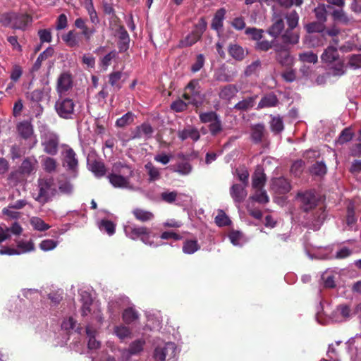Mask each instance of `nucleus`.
Segmentation results:
<instances>
[{"label": "nucleus", "instance_id": "nucleus-4", "mask_svg": "<svg viewBox=\"0 0 361 361\" xmlns=\"http://www.w3.org/2000/svg\"><path fill=\"white\" fill-rule=\"evenodd\" d=\"M61 162L63 167L73 177L78 173L79 160L77 154L73 148L66 146L61 153Z\"/></svg>", "mask_w": 361, "mask_h": 361}, {"label": "nucleus", "instance_id": "nucleus-53", "mask_svg": "<svg viewBox=\"0 0 361 361\" xmlns=\"http://www.w3.org/2000/svg\"><path fill=\"white\" fill-rule=\"evenodd\" d=\"M305 169V161L302 159L295 161L290 167V173L295 177H299Z\"/></svg>", "mask_w": 361, "mask_h": 361}, {"label": "nucleus", "instance_id": "nucleus-64", "mask_svg": "<svg viewBox=\"0 0 361 361\" xmlns=\"http://www.w3.org/2000/svg\"><path fill=\"white\" fill-rule=\"evenodd\" d=\"M348 64L353 69L361 68V54L351 55L349 57Z\"/></svg>", "mask_w": 361, "mask_h": 361}, {"label": "nucleus", "instance_id": "nucleus-40", "mask_svg": "<svg viewBox=\"0 0 361 361\" xmlns=\"http://www.w3.org/2000/svg\"><path fill=\"white\" fill-rule=\"evenodd\" d=\"M41 163L43 169L46 172L51 173L56 171L58 164L55 159L50 157H47L42 159Z\"/></svg>", "mask_w": 361, "mask_h": 361}, {"label": "nucleus", "instance_id": "nucleus-38", "mask_svg": "<svg viewBox=\"0 0 361 361\" xmlns=\"http://www.w3.org/2000/svg\"><path fill=\"white\" fill-rule=\"evenodd\" d=\"M322 60L326 63L336 61L338 59L337 49L334 47H329L322 54Z\"/></svg>", "mask_w": 361, "mask_h": 361}, {"label": "nucleus", "instance_id": "nucleus-33", "mask_svg": "<svg viewBox=\"0 0 361 361\" xmlns=\"http://www.w3.org/2000/svg\"><path fill=\"white\" fill-rule=\"evenodd\" d=\"M228 51L230 56L236 61H242L247 54L244 49L237 44H231L228 47Z\"/></svg>", "mask_w": 361, "mask_h": 361}, {"label": "nucleus", "instance_id": "nucleus-31", "mask_svg": "<svg viewBox=\"0 0 361 361\" xmlns=\"http://www.w3.org/2000/svg\"><path fill=\"white\" fill-rule=\"evenodd\" d=\"M279 99L274 94H268L264 96L258 104L257 109H264L276 106Z\"/></svg>", "mask_w": 361, "mask_h": 361}, {"label": "nucleus", "instance_id": "nucleus-15", "mask_svg": "<svg viewBox=\"0 0 361 361\" xmlns=\"http://www.w3.org/2000/svg\"><path fill=\"white\" fill-rule=\"evenodd\" d=\"M154 129L152 126L148 123H143L137 126L132 131V139H141L148 140L152 137Z\"/></svg>", "mask_w": 361, "mask_h": 361}, {"label": "nucleus", "instance_id": "nucleus-7", "mask_svg": "<svg viewBox=\"0 0 361 361\" xmlns=\"http://www.w3.org/2000/svg\"><path fill=\"white\" fill-rule=\"evenodd\" d=\"M331 8V6L325 4L317 5V23L319 22H325L327 16V9ZM339 30L336 26H333L329 29H321L320 26L317 24V33L321 32L322 35H329L335 37L338 33Z\"/></svg>", "mask_w": 361, "mask_h": 361}, {"label": "nucleus", "instance_id": "nucleus-26", "mask_svg": "<svg viewBox=\"0 0 361 361\" xmlns=\"http://www.w3.org/2000/svg\"><path fill=\"white\" fill-rule=\"evenodd\" d=\"M257 97V95L246 97L235 104L233 109L236 111H247L255 106Z\"/></svg>", "mask_w": 361, "mask_h": 361}, {"label": "nucleus", "instance_id": "nucleus-44", "mask_svg": "<svg viewBox=\"0 0 361 361\" xmlns=\"http://www.w3.org/2000/svg\"><path fill=\"white\" fill-rule=\"evenodd\" d=\"M134 119L135 115L131 111H128L116 120V126L118 128H124L133 123L134 122Z\"/></svg>", "mask_w": 361, "mask_h": 361}, {"label": "nucleus", "instance_id": "nucleus-50", "mask_svg": "<svg viewBox=\"0 0 361 361\" xmlns=\"http://www.w3.org/2000/svg\"><path fill=\"white\" fill-rule=\"evenodd\" d=\"M354 136V133H353L350 128H345L343 129L339 137L336 140V143L338 145H343L349 141H350Z\"/></svg>", "mask_w": 361, "mask_h": 361}, {"label": "nucleus", "instance_id": "nucleus-62", "mask_svg": "<svg viewBox=\"0 0 361 361\" xmlns=\"http://www.w3.org/2000/svg\"><path fill=\"white\" fill-rule=\"evenodd\" d=\"M209 130L212 135L215 136L223 130L221 121L219 117L209 125Z\"/></svg>", "mask_w": 361, "mask_h": 361}, {"label": "nucleus", "instance_id": "nucleus-55", "mask_svg": "<svg viewBox=\"0 0 361 361\" xmlns=\"http://www.w3.org/2000/svg\"><path fill=\"white\" fill-rule=\"evenodd\" d=\"M219 117L218 114L213 111L208 112H202L199 115V118L201 123H212L214 120Z\"/></svg>", "mask_w": 361, "mask_h": 361}, {"label": "nucleus", "instance_id": "nucleus-5", "mask_svg": "<svg viewBox=\"0 0 361 361\" xmlns=\"http://www.w3.org/2000/svg\"><path fill=\"white\" fill-rule=\"evenodd\" d=\"M74 101L64 96H59L54 104V109L58 116L63 119H72L75 114Z\"/></svg>", "mask_w": 361, "mask_h": 361}, {"label": "nucleus", "instance_id": "nucleus-36", "mask_svg": "<svg viewBox=\"0 0 361 361\" xmlns=\"http://www.w3.org/2000/svg\"><path fill=\"white\" fill-rule=\"evenodd\" d=\"M135 218L141 222H146L152 220L154 217L153 213L151 212L140 209L135 208L132 212Z\"/></svg>", "mask_w": 361, "mask_h": 361}, {"label": "nucleus", "instance_id": "nucleus-20", "mask_svg": "<svg viewBox=\"0 0 361 361\" xmlns=\"http://www.w3.org/2000/svg\"><path fill=\"white\" fill-rule=\"evenodd\" d=\"M74 25L77 28L81 30L80 35L84 37L86 42H89L96 32L95 28L87 27L85 20L82 18H76Z\"/></svg>", "mask_w": 361, "mask_h": 361}, {"label": "nucleus", "instance_id": "nucleus-48", "mask_svg": "<svg viewBox=\"0 0 361 361\" xmlns=\"http://www.w3.org/2000/svg\"><path fill=\"white\" fill-rule=\"evenodd\" d=\"M277 43H275L274 40L269 41L267 39L260 40L257 42L255 46V49L258 51H268L272 48L274 49V46Z\"/></svg>", "mask_w": 361, "mask_h": 361}, {"label": "nucleus", "instance_id": "nucleus-8", "mask_svg": "<svg viewBox=\"0 0 361 361\" xmlns=\"http://www.w3.org/2000/svg\"><path fill=\"white\" fill-rule=\"evenodd\" d=\"M59 137L53 132H48L42 137L44 152L49 155H56L59 151Z\"/></svg>", "mask_w": 361, "mask_h": 361}, {"label": "nucleus", "instance_id": "nucleus-60", "mask_svg": "<svg viewBox=\"0 0 361 361\" xmlns=\"http://www.w3.org/2000/svg\"><path fill=\"white\" fill-rule=\"evenodd\" d=\"M215 223L219 226H228L231 223V221L226 213L221 210L215 217Z\"/></svg>", "mask_w": 361, "mask_h": 361}, {"label": "nucleus", "instance_id": "nucleus-29", "mask_svg": "<svg viewBox=\"0 0 361 361\" xmlns=\"http://www.w3.org/2000/svg\"><path fill=\"white\" fill-rule=\"evenodd\" d=\"M269 127L274 135H279L284 130V124L282 117L280 116H270Z\"/></svg>", "mask_w": 361, "mask_h": 361}, {"label": "nucleus", "instance_id": "nucleus-58", "mask_svg": "<svg viewBox=\"0 0 361 361\" xmlns=\"http://www.w3.org/2000/svg\"><path fill=\"white\" fill-rule=\"evenodd\" d=\"M257 191L254 196L252 197V200L255 202H257L259 203L262 204H266L269 202V198L267 195V192L264 190L262 189H256Z\"/></svg>", "mask_w": 361, "mask_h": 361}, {"label": "nucleus", "instance_id": "nucleus-28", "mask_svg": "<svg viewBox=\"0 0 361 361\" xmlns=\"http://www.w3.org/2000/svg\"><path fill=\"white\" fill-rule=\"evenodd\" d=\"M282 44H296L299 41V35L294 29L287 28L281 35Z\"/></svg>", "mask_w": 361, "mask_h": 361}, {"label": "nucleus", "instance_id": "nucleus-37", "mask_svg": "<svg viewBox=\"0 0 361 361\" xmlns=\"http://www.w3.org/2000/svg\"><path fill=\"white\" fill-rule=\"evenodd\" d=\"M54 54V49L49 47L47 49H46L43 52H42L39 56L37 57V60L35 61L33 66L32 70L33 71H38L42 65V62L47 59L51 57Z\"/></svg>", "mask_w": 361, "mask_h": 361}, {"label": "nucleus", "instance_id": "nucleus-19", "mask_svg": "<svg viewBox=\"0 0 361 361\" xmlns=\"http://www.w3.org/2000/svg\"><path fill=\"white\" fill-rule=\"evenodd\" d=\"M87 167L97 178H102L106 175V169L104 163L99 159H88Z\"/></svg>", "mask_w": 361, "mask_h": 361}, {"label": "nucleus", "instance_id": "nucleus-18", "mask_svg": "<svg viewBox=\"0 0 361 361\" xmlns=\"http://www.w3.org/2000/svg\"><path fill=\"white\" fill-rule=\"evenodd\" d=\"M116 35L118 38V47L120 52H125L129 49L130 37L123 25H120L116 30Z\"/></svg>", "mask_w": 361, "mask_h": 361}, {"label": "nucleus", "instance_id": "nucleus-56", "mask_svg": "<svg viewBox=\"0 0 361 361\" xmlns=\"http://www.w3.org/2000/svg\"><path fill=\"white\" fill-rule=\"evenodd\" d=\"M286 18L287 20L288 28L295 29L297 27L299 20V16L295 11H292L288 13Z\"/></svg>", "mask_w": 361, "mask_h": 361}, {"label": "nucleus", "instance_id": "nucleus-47", "mask_svg": "<svg viewBox=\"0 0 361 361\" xmlns=\"http://www.w3.org/2000/svg\"><path fill=\"white\" fill-rule=\"evenodd\" d=\"M303 158L307 161V163L312 164L310 173L312 175H316V154L314 150L309 149L305 152L303 154Z\"/></svg>", "mask_w": 361, "mask_h": 361}, {"label": "nucleus", "instance_id": "nucleus-59", "mask_svg": "<svg viewBox=\"0 0 361 361\" xmlns=\"http://www.w3.org/2000/svg\"><path fill=\"white\" fill-rule=\"evenodd\" d=\"M19 170L22 174L30 175L34 171V164L29 159H25L23 161Z\"/></svg>", "mask_w": 361, "mask_h": 361}, {"label": "nucleus", "instance_id": "nucleus-9", "mask_svg": "<svg viewBox=\"0 0 361 361\" xmlns=\"http://www.w3.org/2000/svg\"><path fill=\"white\" fill-rule=\"evenodd\" d=\"M275 59L282 66H290L293 63V58L290 56L287 46L277 43L274 46Z\"/></svg>", "mask_w": 361, "mask_h": 361}, {"label": "nucleus", "instance_id": "nucleus-52", "mask_svg": "<svg viewBox=\"0 0 361 361\" xmlns=\"http://www.w3.org/2000/svg\"><path fill=\"white\" fill-rule=\"evenodd\" d=\"M264 32V31L262 29L256 27H247L245 31L247 35L250 36L251 39L256 42H259L262 39Z\"/></svg>", "mask_w": 361, "mask_h": 361}, {"label": "nucleus", "instance_id": "nucleus-13", "mask_svg": "<svg viewBox=\"0 0 361 361\" xmlns=\"http://www.w3.org/2000/svg\"><path fill=\"white\" fill-rule=\"evenodd\" d=\"M268 133L264 123H257L250 127V139L254 144L267 141Z\"/></svg>", "mask_w": 361, "mask_h": 361}, {"label": "nucleus", "instance_id": "nucleus-49", "mask_svg": "<svg viewBox=\"0 0 361 361\" xmlns=\"http://www.w3.org/2000/svg\"><path fill=\"white\" fill-rule=\"evenodd\" d=\"M235 75V73L229 74L225 70H219L214 73V79L219 82H229L233 80Z\"/></svg>", "mask_w": 361, "mask_h": 361}, {"label": "nucleus", "instance_id": "nucleus-24", "mask_svg": "<svg viewBox=\"0 0 361 361\" xmlns=\"http://www.w3.org/2000/svg\"><path fill=\"white\" fill-rule=\"evenodd\" d=\"M266 180L267 177L263 169L258 166L252 175V187L255 189H262Z\"/></svg>", "mask_w": 361, "mask_h": 361}, {"label": "nucleus", "instance_id": "nucleus-14", "mask_svg": "<svg viewBox=\"0 0 361 361\" xmlns=\"http://www.w3.org/2000/svg\"><path fill=\"white\" fill-rule=\"evenodd\" d=\"M272 23L269 27L267 32L274 39L279 37L284 30L285 25L281 16L274 14L272 18Z\"/></svg>", "mask_w": 361, "mask_h": 361}, {"label": "nucleus", "instance_id": "nucleus-39", "mask_svg": "<svg viewBox=\"0 0 361 361\" xmlns=\"http://www.w3.org/2000/svg\"><path fill=\"white\" fill-rule=\"evenodd\" d=\"M122 75L121 71H114L109 75V83L115 90H120L122 87L121 82Z\"/></svg>", "mask_w": 361, "mask_h": 361}, {"label": "nucleus", "instance_id": "nucleus-54", "mask_svg": "<svg viewBox=\"0 0 361 361\" xmlns=\"http://www.w3.org/2000/svg\"><path fill=\"white\" fill-rule=\"evenodd\" d=\"M82 305L81 307V314L82 317L87 316L91 312L92 300L90 295H82Z\"/></svg>", "mask_w": 361, "mask_h": 361}, {"label": "nucleus", "instance_id": "nucleus-16", "mask_svg": "<svg viewBox=\"0 0 361 361\" xmlns=\"http://www.w3.org/2000/svg\"><path fill=\"white\" fill-rule=\"evenodd\" d=\"M32 22V16L27 13H19L15 12V17H13V23L11 25V28L25 30L27 25L31 24Z\"/></svg>", "mask_w": 361, "mask_h": 361}, {"label": "nucleus", "instance_id": "nucleus-10", "mask_svg": "<svg viewBox=\"0 0 361 361\" xmlns=\"http://www.w3.org/2000/svg\"><path fill=\"white\" fill-rule=\"evenodd\" d=\"M126 233L133 240L140 238L144 243H149V230L145 226H128L126 228Z\"/></svg>", "mask_w": 361, "mask_h": 361}, {"label": "nucleus", "instance_id": "nucleus-42", "mask_svg": "<svg viewBox=\"0 0 361 361\" xmlns=\"http://www.w3.org/2000/svg\"><path fill=\"white\" fill-rule=\"evenodd\" d=\"M145 168L149 176V182H154L161 178L159 169L155 167L151 162L146 164Z\"/></svg>", "mask_w": 361, "mask_h": 361}, {"label": "nucleus", "instance_id": "nucleus-22", "mask_svg": "<svg viewBox=\"0 0 361 361\" xmlns=\"http://www.w3.org/2000/svg\"><path fill=\"white\" fill-rule=\"evenodd\" d=\"M80 34L75 30L68 31L62 36L63 41L71 48L78 47L80 43Z\"/></svg>", "mask_w": 361, "mask_h": 361}, {"label": "nucleus", "instance_id": "nucleus-30", "mask_svg": "<svg viewBox=\"0 0 361 361\" xmlns=\"http://www.w3.org/2000/svg\"><path fill=\"white\" fill-rule=\"evenodd\" d=\"M331 16L334 21L343 25H348L351 21V18L347 15L343 8H334L331 12Z\"/></svg>", "mask_w": 361, "mask_h": 361}, {"label": "nucleus", "instance_id": "nucleus-57", "mask_svg": "<svg viewBox=\"0 0 361 361\" xmlns=\"http://www.w3.org/2000/svg\"><path fill=\"white\" fill-rule=\"evenodd\" d=\"M99 228L106 231L109 235H113L116 231L115 224L109 220H102L99 224Z\"/></svg>", "mask_w": 361, "mask_h": 361}, {"label": "nucleus", "instance_id": "nucleus-32", "mask_svg": "<svg viewBox=\"0 0 361 361\" xmlns=\"http://www.w3.org/2000/svg\"><path fill=\"white\" fill-rule=\"evenodd\" d=\"M200 89L198 80H192L185 87V91H187L193 99H200L202 101L203 97L201 96Z\"/></svg>", "mask_w": 361, "mask_h": 361}, {"label": "nucleus", "instance_id": "nucleus-51", "mask_svg": "<svg viewBox=\"0 0 361 361\" xmlns=\"http://www.w3.org/2000/svg\"><path fill=\"white\" fill-rule=\"evenodd\" d=\"M13 17H15L13 11L0 13V24L6 27H11L13 23Z\"/></svg>", "mask_w": 361, "mask_h": 361}, {"label": "nucleus", "instance_id": "nucleus-43", "mask_svg": "<svg viewBox=\"0 0 361 361\" xmlns=\"http://www.w3.org/2000/svg\"><path fill=\"white\" fill-rule=\"evenodd\" d=\"M138 317L139 315L137 312L133 307H128L126 309L123 311L122 315L123 322L127 324H130L133 322L136 321L138 319Z\"/></svg>", "mask_w": 361, "mask_h": 361}, {"label": "nucleus", "instance_id": "nucleus-3", "mask_svg": "<svg viewBox=\"0 0 361 361\" xmlns=\"http://www.w3.org/2000/svg\"><path fill=\"white\" fill-rule=\"evenodd\" d=\"M207 28V23L205 18H200L198 22L193 26L192 30L179 42L178 47L184 48L192 46L202 39Z\"/></svg>", "mask_w": 361, "mask_h": 361}, {"label": "nucleus", "instance_id": "nucleus-25", "mask_svg": "<svg viewBox=\"0 0 361 361\" xmlns=\"http://www.w3.org/2000/svg\"><path fill=\"white\" fill-rule=\"evenodd\" d=\"M168 169L172 172L178 173L181 176H187L191 173L192 166L188 161H181L170 165Z\"/></svg>", "mask_w": 361, "mask_h": 361}, {"label": "nucleus", "instance_id": "nucleus-23", "mask_svg": "<svg viewBox=\"0 0 361 361\" xmlns=\"http://www.w3.org/2000/svg\"><path fill=\"white\" fill-rule=\"evenodd\" d=\"M19 135L24 140L29 139L33 134V126L30 121H23L16 127Z\"/></svg>", "mask_w": 361, "mask_h": 361}, {"label": "nucleus", "instance_id": "nucleus-11", "mask_svg": "<svg viewBox=\"0 0 361 361\" xmlns=\"http://www.w3.org/2000/svg\"><path fill=\"white\" fill-rule=\"evenodd\" d=\"M271 189L276 194L286 195L292 189L290 180L283 176L274 178L271 181Z\"/></svg>", "mask_w": 361, "mask_h": 361}, {"label": "nucleus", "instance_id": "nucleus-46", "mask_svg": "<svg viewBox=\"0 0 361 361\" xmlns=\"http://www.w3.org/2000/svg\"><path fill=\"white\" fill-rule=\"evenodd\" d=\"M172 346V344H166L164 347H157L154 351V358L157 361H165L169 347Z\"/></svg>", "mask_w": 361, "mask_h": 361}, {"label": "nucleus", "instance_id": "nucleus-41", "mask_svg": "<svg viewBox=\"0 0 361 361\" xmlns=\"http://www.w3.org/2000/svg\"><path fill=\"white\" fill-rule=\"evenodd\" d=\"M30 224L33 229L38 231H45L50 228V226L38 216H32L30 219Z\"/></svg>", "mask_w": 361, "mask_h": 361}, {"label": "nucleus", "instance_id": "nucleus-35", "mask_svg": "<svg viewBox=\"0 0 361 361\" xmlns=\"http://www.w3.org/2000/svg\"><path fill=\"white\" fill-rule=\"evenodd\" d=\"M200 249L196 239H187L183 242L182 250L185 254L192 255Z\"/></svg>", "mask_w": 361, "mask_h": 361}, {"label": "nucleus", "instance_id": "nucleus-2", "mask_svg": "<svg viewBox=\"0 0 361 361\" xmlns=\"http://www.w3.org/2000/svg\"><path fill=\"white\" fill-rule=\"evenodd\" d=\"M37 187L39 192L35 200L42 204L49 202L57 193L54 178L51 176L39 178Z\"/></svg>", "mask_w": 361, "mask_h": 361}, {"label": "nucleus", "instance_id": "nucleus-21", "mask_svg": "<svg viewBox=\"0 0 361 361\" xmlns=\"http://www.w3.org/2000/svg\"><path fill=\"white\" fill-rule=\"evenodd\" d=\"M238 92V90L235 85H226L220 87L219 97L223 100L230 101L236 95Z\"/></svg>", "mask_w": 361, "mask_h": 361}, {"label": "nucleus", "instance_id": "nucleus-63", "mask_svg": "<svg viewBox=\"0 0 361 361\" xmlns=\"http://www.w3.org/2000/svg\"><path fill=\"white\" fill-rule=\"evenodd\" d=\"M73 185L69 180H62L59 181V190L61 193L70 195L73 192Z\"/></svg>", "mask_w": 361, "mask_h": 361}, {"label": "nucleus", "instance_id": "nucleus-1", "mask_svg": "<svg viewBox=\"0 0 361 361\" xmlns=\"http://www.w3.org/2000/svg\"><path fill=\"white\" fill-rule=\"evenodd\" d=\"M133 176L134 171L130 166L118 163L114 166L113 172L108 174L107 178L114 188H127L130 178Z\"/></svg>", "mask_w": 361, "mask_h": 361}, {"label": "nucleus", "instance_id": "nucleus-6", "mask_svg": "<svg viewBox=\"0 0 361 361\" xmlns=\"http://www.w3.org/2000/svg\"><path fill=\"white\" fill-rule=\"evenodd\" d=\"M295 200L300 202L301 209L305 212H308L316 207V195L314 190L298 192L296 194Z\"/></svg>", "mask_w": 361, "mask_h": 361}, {"label": "nucleus", "instance_id": "nucleus-61", "mask_svg": "<svg viewBox=\"0 0 361 361\" xmlns=\"http://www.w3.org/2000/svg\"><path fill=\"white\" fill-rule=\"evenodd\" d=\"M336 314L341 316L342 319H347L352 316L350 307L345 305H341L337 307Z\"/></svg>", "mask_w": 361, "mask_h": 361}, {"label": "nucleus", "instance_id": "nucleus-27", "mask_svg": "<svg viewBox=\"0 0 361 361\" xmlns=\"http://www.w3.org/2000/svg\"><path fill=\"white\" fill-rule=\"evenodd\" d=\"M226 11L224 8L218 9L212 19L211 28L216 31H219L223 27V22L225 18Z\"/></svg>", "mask_w": 361, "mask_h": 361}, {"label": "nucleus", "instance_id": "nucleus-17", "mask_svg": "<svg viewBox=\"0 0 361 361\" xmlns=\"http://www.w3.org/2000/svg\"><path fill=\"white\" fill-rule=\"evenodd\" d=\"M246 187L239 183L233 184L231 187L230 195L235 204H239L245 200L247 195Z\"/></svg>", "mask_w": 361, "mask_h": 361}, {"label": "nucleus", "instance_id": "nucleus-45", "mask_svg": "<svg viewBox=\"0 0 361 361\" xmlns=\"http://www.w3.org/2000/svg\"><path fill=\"white\" fill-rule=\"evenodd\" d=\"M346 225L349 229H352L357 222V217L355 214L354 205L350 203L347 207Z\"/></svg>", "mask_w": 361, "mask_h": 361}, {"label": "nucleus", "instance_id": "nucleus-12", "mask_svg": "<svg viewBox=\"0 0 361 361\" xmlns=\"http://www.w3.org/2000/svg\"><path fill=\"white\" fill-rule=\"evenodd\" d=\"M73 78L71 73L64 72L57 79L56 90L59 96H63L73 87Z\"/></svg>", "mask_w": 361, "mask_h": 361}, {"label": "nucleus", "instance_id": "nucleus-34", "mask_svg": "<svg viewBox=\"0 0 361 361\" xmlns=\"http://www.w3.org/2000/svg\"><path fill=\"white\" fill-rule=\"evenodd\" d=\"M178 136L183 141L188 137L191 138L194 141H197L200 137L199 131L195 128H189L180 130L178 133Z\"/></svg>", "mask_w": 361, "mask_h": 361}]
</instances>
